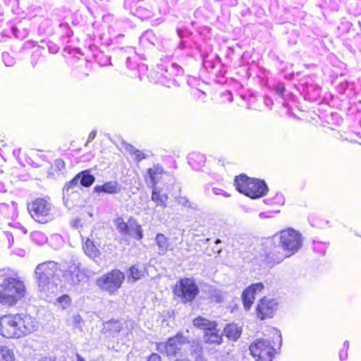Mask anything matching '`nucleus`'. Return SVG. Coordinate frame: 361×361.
I'll use <instances>...</instances> for the list:
<instances>
[{
    "label": "nucleus",
    "instance_id": "obj_21",
    "mask_svg": "<svg viewBox=\"0 0 361 361\" xmlns=\"http://www.w3.org/2000/svg\"><path fill=\"white\" fill-rule=\"evenodd\" d=\"M81 185L85 188L90 187L94 182V176L91 175L88 171H82L78 173Z\"/></svg>",
    "mask_w": 361,
    "mask_h": 361
},
{
    "label": "nucleus",
    "instance_id": "obj_9",
    "mask_svg": "<svg viewBox=\"0 0 361 361\" xmlns=\"http://www.w3.org/2000/svg\"><path fill=\"white\" fill-rule=\"evenodd\" d=\"M188 343V338L178 333L175 336L169 338L166 342L157 343V350L163 355L173 357L182 350L183 345Z\"/></svg>",
    "mask_w": 361,
    "mask_h": 361
},
{
    "label": "nucleus",
    "instance_id": "obj_25",
    "mask_svg": "<svg viewBox=\"0 0 361 361\" xmlns=\"http://www.w3.org/2000/svg\"><path fill=\"white\" fill-rule=\"evenodd\" d=\"M85 252L92 259H95L98 256V250L93 245L91 240H87L83 247Z\"/></svg>",
    "mask_w": 361,
    "mask_h": 361
},
{
    "label": "nucleus",
    "instance_id": "obj_41",
    "mask_svg": "<svg viewBox=\"0 0 361 361\" xmlns=\"http://www.w3.org/2000/svg\"><path fill=\"white\" fill-rule=\"evenodd\" d=\"M5 191L4 184L0 180V192Z\"/></svg>",
    "mask_w": 361,
    "mask_h": 361
},
{
    "label": "nucleus",
    "instance_id": "obj_26",
    "mask_svg": "<svg viewBox=\"0 0 361 361\" xmlns=\"http://www.w3.org/2000/svg\"><path fill=\"white\" fill-rule=\"evenodd\" d=\"M79 175H76L70 181L67 182L63 187V191L67 194L72 192V190L78 186Z\"/></svg>",
    "mask_w": 361,
    "mask_h": 361
},
{
    "label": "nucleus",
    "instance_id": "obj_45",
    "mask_svg": "<svg viewBox=\"0 0 361 361\" xmlns=\"http://www.w3.org/2000/svg\"><path fill=\"white\" fill-rule=\"evenodd\" d=\"M19 228H20V230L22 231V232H23V233H25H25H27V230L25 229V227H19Z\"/></svg>",
    "mask_w": 361,
    "mask_h": 361
},
{
    "label": "nucleus",
    "instance_id": "obj_22",
    "mask_svg": "<svg viewBox=\"0 0 361 361\" xmlns=\"http://www.w3.org/2000/svg\"><path fill=\"white\" fill-rule=\"evenodd\" d=\"M168 197L166 194L161 193L160 190L154 188L152 193V200L157 204L161 206H165V202L167 200Z\"/></svg>",
    "mask_w": 361,
    "mask_h": 361
},
{
    "label": "nucleus",
    "instance_id": "obj_30",
    "mask_svg": "<svg viewBox=\"0 0 361 361\" xmlns=\"http://www.w3.org/2000/svg\"><path fill=\"white\" fill-rule=\"evenodd\" d=\"M131 228H135L134 230H135V238L137 239H141L142 238V231L140 229H137L135 227H127V226L121 227V232L123 234L128 233L130 232Z\"/></svg>",
    "mask_w": 361,
    "mask_h": 361
},
{
    "label": "nucleus",
    "instance_id": "obj_44",
    "mask_svg": "<svg viewBox=\"0 0 361 361\" xmlns=\"http://www.w3.org/2000/svg\"><path fill=\"white\" fill-rule=\"evenodd\" d=\"M77 361H85V360L80 355H77Z\"/></svg>",
    "mask_w": 361,
    "mask_h": 361
},
{
    "label": "nucleus",
    "instance_id": "obj_42",
    "mask_svg": "<svg viewBox=\"0 0 361 361\" xmlns=\"http://www.w3.org/2000/svg\"><path fill=\"white\" fill-rule=\"evenodd\" d=\"M8 205L7 204H5V203L0 204V209H4L8 208Z\"/></svg>",
    "mask_w": 361,
    "mask_h": 361
},
{
    "label": "nucleus",
    "instance_id": "obj_4",
    "mask_svg": "<svg viewBox=\"0 0 361 361\" xmlns=\"http://www.w3.org/2000/svg\"><path fill=\"white\" fill-rule=\"evenodd\" d=\"M233 185L238 192L251 199L264 197L269 191L268 186L264 180L250 178L244 173L235 177Z\"/></svg>",
    "mask_w": 361,
    "mask_h": 361
},
{
    "label": "nucleus",
    "instance_id": "obj_31",
    "mask_svg": "<svg viewBox=\"0 0 361 361\" xmlns=\"http://www.w3.org/2000/svg\"><path fill=\"white\" fill-rule=\"evenodd\" d=\"M57 302L59 305H60L63 309H65L69 305L71 299L68 295H63L58 298Z\"/></svg>",
    "mask_w": 361,
    "mask_h": 361
},
{
    "label": "nucleus",
    "instance_id": "obj_1",
    "mask_svg": "<svg viewBox=\"0 0 361 361\" xmlns=\"http://www.w3.org/2000/svg\"><path fill=\"white\" fill-rule=\"evenodd\" d=\"M302 242L300 233L288 227L265 241V256L271 262L279 263L297 252L301 248Z\"/></svg>",
    "mask_w": 361,
    "mask_h": 361
},
{
    "label": "nucleus",
    "instance_id": "obj_5",
    "mask_svg": "<svg viewBox=\"0 0 361 361\" xmlns=\"http://www.w3.org/2000/svg\"><path fill=\"white\" fill-rule=\"evenodd\" d=\"M31 217L39 224H45L53 219L51 204L46 198L38 197L27 205Z\"/></svg>",
    "mask_w": 361,
    "mask_h": 361
},
{
    "label": "nucleus",
    "instance_id": "obj_40",
    "mask_svg": "<svg viewBox=\"0 0 361 361\" xmlns=\"http://www.w3.org/2000/svg\"><path fill=\"white\" fill-rule=\"evenodd\" d=\"M270 330L271 334H272L273 335H276L279 336V338H281V334H279V331L276 329L271 328Z\"/></svg>",
    "mask_w": 361,
    "mask_h": 361
},
{
    "label": "nucleus",
    "instance_id": "obj_16",
    "mask_svg": "<svg viewBox=\"0 0 361 361\" xmlns=\"http://www.w3.org/2000/svg\"><path fill=\"white\" fill-rule=\"evenodd\" d=\"M94 191L98 194H116L121 191V185L116 181H107L102 185L94 186Z\"/></svg>",
    "mask_w": 361,
    "mask_h": 361
},
{
    "label": "nucleus",
    "instance_id": "obj_7",
    "mask_svg": "<svg viewBox=\"0 0 361 361\" xmlns=\"http://www.w3.org/2000/svg\"><path fill=\"white\" fill-rule=\"evenodd\" d=\"M272 343L270 338L256 339L249 348L251 355L257 361H271L274 354Z\"/></svg>",
    "mask_w": 361,
    "mask_h": 361
},
{
    "label": "nucleus",
    "instance_id": "obj_27",
    "mask_svg": "<svg viewBox=\"0 0 361 361\" xmlns=\"http://www.w3.org/2000/svg\"><path fill=\"white\" fill-rule=\"evenodd\" d=\"M31 238L34 242L39 245H42L47 240V238L43 233L37 231L32 232Z\"/></svg>",
    "mask_w": 361,
    "mask_h": 361
},
{
    "label": "nucleus",
    "instance_id": "obj_12",
    "mask_svg": "<svg viewBox=\"0 0 361 361\" xmlns=\"http://www.w3.org/2000/svg\"><path fill=\"white\" fill-rule=\"evenodd\" d=\"M66 280L71 285L80 283L86 277L85 270L80 269L79 263H73L64 272Z\"/></svg>",
    "mask_w": 361,
    "mask_h": 361
},
{
    "label": "nucleus",
    "instance_id": "obj_24",
    "mask_svg": "<svg viewBox=\"0 0 361 361\" xmlns=\"http://www.w3.org/2000/svg\"><path fill=\"white\" fill-rule=\"evenodd\" d=\"M130 275L128 276V280L132 281V282H135L137 280L140 279L144 275V271L137 265L132 266L130 269Z\"/></svg>",
    "mask_w": 361,
    "mask_h": 361
},
{
    "label": "nucleus",
    "instance_id": "obj_47",
    "mask_svg": "<svg viewBox=\"0 0 361 361\" xmlns=\"http://www.w3.org/2000/svg\"><path fill=\"white\" fill-rule=\"evenodd\" d=\"M216 251L219 252L221 251V249H216Z\"/></svg>",
    "mask_w": 361,
    "mask_h": 361
},
{
    "label": "nucleus",
    "instance_id": "obj_11",
    "mask_svg": "<svg viewBox=\"0 0 361 361\" xmlns=\"http://www.w3.org/2000/svg\"><path fill=\"white\" fill-rule=\"evenodd\" d=\"M278 303L275 299L264 297L257 307V314L261 319L272 317L277 310Z\"/></svg>",
    "mask_w": 361,
    "mask_h": 361
},
{
    "label": "nucleus",
    "instance_id": "obj_43",
    "mask_svg": "<svg viewBox=\"0 0 361 361\" xmlns=\"http://www.w3.org/2000/svg\"><path fill=\"white\" fill-rule=\"evenodd\" d=\"M277 90H278V91H279L280 92L283 93V92H284V90H285V89H284V87H280V86H279V87H277Z\"/></svg>",
    "mask_w": 361,
    "mask_h": 361
},
{
    "label": "nucleus",
    "instance_id": "obj_15",
    "mask_svg": "<svg viewBox=\"0 0 361 361\" xmlns=\"http://www.w3.org/2000/svg\"><path fill=\"white\" fill-rule=\"evenodd\" d=\"M147 176L150 180L153 188H156L159 181L162 178L163 176L166 173L163 166L160 164H154L152 167L147 170Z\"/></svg>",
    "mask_w": 361,
    "mask_h": 361
},
{
    "label": "nucleus",
    "instance_id": "obj_23",
    "mask_svg": "<svg viewBox=\"0 0 361 361\" xmlns=\"http://www.w3.org/2000/svg\"><path fill=\"white\" fill-rule=\"evenodd\" d=\"M0 361H15L13 351L6 346H0Z\"/></svg>",
    "mask_w": 361,
    "mask_h": 361
},
{
    "label": "nucleus",
    "instance_id": "obj_10",
    "mask_svg": "<svg viewBox=\"0 0 361 361\" xmlns=\"http://www.w3.org/2000/svg\"><path fill=\"white\" fill-rule=\"evenodd\" d=\"M198 292V287L190 279H181L173 289L175 295L183 302L194 300Z\"/></svg>",
    "mask_w": 361,
    "mask_h": 361
},
{
    "label": "nucleus",
    "instance_id": "obj_28",
    "mask_svg": "<svg viewBox=\"0 0 361 361\" xmlns=\"http://www.w3.org/2000/svg\"><path fill=\"white\" fill-rule=\"evenodd\" d=\"M157 243L159 247V253L164 252L167 249V240L162 234H158L156 238Z\"/></svg>",
    "mask_w": 361,
    "mask_h": 361
},
{
    "label": "nucleus",
    "instance_id": "obj_2",
    "mask_svg": "<svg viewBox=\"0 0 361 361\" xmlns=\"http://www.w3.org/2000/svg\"><path fill=\"white\" fill-rule=\"evenodd\" d=\"M25 283L18 275L9 269H0V303L14 306L25 296Z\"/></svg>",
    "mask_w": 361,
    "mask_h": 361
},
{
    "label": "nucleus",
    "instance_id": "obj_34",
    "mask_svg": "<svg viewBox=\"0 0 361 361\" xmlns=\"http://www.w3.org/2000/svg\"><path fill=\"white\" fill-rule=\"evenodd\" d=\"M132 154L135 157V160L137 162L147 158V155L139 149L134 150Z\"/></svg>",
    "mask_w": 361,
    "mask_h": 361
},
{
    "label": "nucleus",
    "instance_id": "obj_29",
    "mask_svg": "<svg viewBox=\"0 0 361 361\" xmlns=\"http://www.w3.org/2000/svg\"><path fill=\"white\" fill-rule=\"evenodd\" d=\"M200 159L201 162H204V157L199 154H192L189 157V164L192 167H197L200 164H197V161Z\"/></svg>",
    "mask_w": 361,
    "mask_h": 361
},
{
    "label": "nucleus",
    "instance_id": "obj_20",
    "mask_svg": "<svg viewBox=\"0 0 361 361\" xmlns=\"http://www.w3.org/2000/svg\"><path fill=\"white\" fill-rule=\"evenodd\" d=\"M193 324L194 326L204 329L206 331L213 329L216 326V324L214 322L209 321L208 319L198 317L193 320Z\"/></svg>",
    "mask_w": 361,
    "mask_h": 361
},
{
    "label": "nucleus",
    "instance_id": "obj_39",
    "mask_svg": "<svg viewBox=\"0 0 361 361\" xmlns=\"http://www.w3.org/2000/svg\"><path fill=\"white\" fill-rule=\"evenodd\" d=\"M96 135H97L96 131H94V130L92 131V132L89 134L87 141H88V142H91V141H92V140L95 138Z\"/></svg>",
    "mask_w": 361,
    "mask_h": 361
},
{
    "label": "nucleus",
    "instance_id": "obj_19",
    "mask_svg": "<svg viewBox=\"0 0 361 361\" xmlns=\"http://www.w3.org/2000/svg\"><path fill=\"white\" fill-rule=\"evenodd\" d=\"M123 329L122 323L117 320H110L104 324L103 331L104 333H119Z\"/></svg>",
    "mask_w": 361,
    "mask_h": 361
},
{
    "label": "nucleus",
    "instance_id": "obj_36",
    "mask_svg": "<svg viewBox=\"0 0 361 361\" xmlns=\"http://www.w3.org/2000/svg\"><path fill=\"white\" fill-rule=\"evenodd\" d=\"M147 361H161V357L157 353H152Z\"/></svg>",
    "mask_w": 361,
    "mask_h": 361
},
{
    "label": "nucleus",
    "instance_id": "obj_33",
    "mask_svg": "<svg viewBox=\"0 0 361 361\" xmlns=\"http://www.w3.org/2000/svg\"><path fill=\"white\" fill-rule=\"evenodd\" d=\"M314 249L321 255H325L326 245L321 242H314Z\"/></svg>",
    "mask_w": 361,
    "mask_h": 361
},
{
    "label": "nucleus",
    "instance_id": "obj_8",
    "mask_svg": "<svg viewBox=\"0 0 361 361\" xmlns=\"http://www.w3.org/2000/svg\"><path fill=\"white\" fill-rule=\"evenodd\" d=\"M20 315L6 314L0 317V335L5 338H20L21 331H20Z\"/></svg>",
    "mask_w": 361,
    "mask_h": 361
},
{
    "label": "nucleus",
    "instance_id": "obj_32",
    "mask_svg": "<svg viewBox=\"0 0 361 361\" xmlns=\"http://www.w3.org/2000/svg\"><path fill=\"white\" fill-rule=\"evenodd\" d=\"M349 348V342L345 341L343 343V348L339 352V359L341 361L345 360L348 358V350Z\"/></svg>",
    "mask_w": 361,
    "mask_h": 361
},
{
    "label": "nucleus",
    "instance_id": "obj_18",
    "mask_svg": "<svg viewBox=\"0 0 361 361\" xmlns=\"http://www.w3.org/2000/svg\"><path fill=\"white\" fill-rule=\"evenodd\" d=\"M241 329L235 324H227L224 328V335L232 341H237L241 335Z\"/></svg>",
    "mask_w": 361,
    "mask_h": 361
},
{
    "label": "nucleus",
    "instance_id": "obj_35",
    "mask_svg": "<svg viewBox=\"0 0 361 361\" xmlns=\"http://www.w3.org/2000/svg\"><path fill=\"white\" fill-rule=\"evenodd\" d=\"M9 144L10 142L4 136H0V150L8 148Z\"/></svg>",
    "mask_w": 361,
    "mask_h": 361
},
{
    "label": "nucleus",
    "instance_id": "obj_38",
    "mask_svg": "<svg viewBox=\"0 0 361 361\" xmlns=\"http://www.w3.org/2000/svg\"><path fill=\"white\" fill-rule=\"evenodd\" d=\"M5 234L6 235L7 238H8L9 246H11L13 243V234L11 233H8V232L5 233Z\"/></svg>",
    "mask_w": 361,
    "mask_h": 361
},
{
    "label": "nucleus",
    "instance_id": "obj_6",
    "mask_svg": "<svg viewBox=\"0 0 361 361\" xmlns=\"http://www.w3.org/2000/svg\"><path fill=\"white\" fill-rule=\"evenodd\" d=\"M125 274L118 269H114L97 280V284L102 290L110 294L116 293L122 286Z\"/></svg>",
    "mask_w": 361,
    "mask_h": 361
},
{
    "label": "nucleus",
    "instance_id": "obj_37",
    "mask_svg": "<svg viewBox=\"0 0 361 361\" xmlns=\"http://www.w3.org/2000/svg\"><path fill=\"white\" fill-rule=\"evenodd\" d=\"M115 223L117 226H127L124 219L121 217L116 218Z\"/></svg>",
    "mask_w": 361,
    "mask_h": 361
},
{
    "label": "nucleus",
    "instance_id": "obj_14",
    "mask_svg": "<svg viewBox=\"0 0 361 361\" xmlns=\"http://www.w3.org/2000/svg\"><path fill=\"white\" fill-rule=\"evenodd\" d=\"M263 288V283H257L252 284L243 292L242 299L245 310H248L250 309L255 299V295L260 292Z\"/></svg>",
    "mask_w": 361,
    "mask_h": 361
},
{
    "label": "nucleus",
    "instance_id": "obj_3",
    "mask_svg": "<svg viewBox=\"0 0 361 361\" xmlns=\"http://www.w3.org/2000/svg\"><path fill=\"white\" fill-rule=\"evenodd\" d=\"M61 269L54 261H47L39 264L35 270V277L38 289L45 295H49L58 291Z\"/></svg>",
    "mask_w": 361,
    "mask_h": 361
},
{
    "label": "nucleus",
    "instance_id": "obj_46",
    "mask_svg": "<svg viewBox=\"0 0 361 361\" xmlns=\"http://www.w3.org/2000/svg\"><path fill=\"white\" fill-rule=\"evenodd\" d=\"M215 243H216V244H218V243H221V240H219V239H217V240H216V242H215Z\"/></svg>",
    "mask_w": 361,
    "mask_h": 361
},
{
    "label": "nucleus",
    "instance_id": "obj_17",
    "mask_svg": "<svg viewBox=\"0 0 361 361\" xmlns=\"http://www.w3.org/2000/svg\"><path fill=\"white\" fill-rule=\"evenodd\" d=\"M204 339L206 343L221 344L222 342V334L217 331L216 327L205 331Z\"/></svg>",
    "mask_w": 361,
    "mask_h": 361
},
{
    "label": "nucleus",
    "instance_id": "obj_13",
    "mask_svg": "<svg viewBox=\"0 0 361 361\" xmlns=\"http://www.w3.org/2000/svg\"><path fill=\"white\" fill-rule=\"evenodd\" d=\"M20 315V331H21V337L28 334L32 333L39 328V323L32 316L26 314H18Z\"/></svg>",
    "mask_w": 361,
    "mask_h": 361
}]
</instances>
